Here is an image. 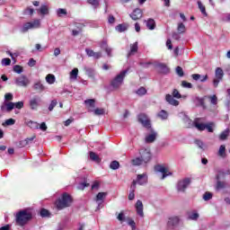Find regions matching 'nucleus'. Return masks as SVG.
<instances>
[{
	"mask_svg": "<svg viewBox=\"0 0 230 230\" xmlns=\"http://www.w3.org/2000/svg\"><path fill=\"white\" fill-rule=\"evenodd\" d=\"M58 17H64V15H67V10L59 8L57 10Z\"/></svg>",
	"mask_w": 230,
	"mask_h": 230,
	"instance_id": "nucleus-43",
	"label": "nucleus"
},
{
	"mask_svg": "<svg viewBox=\"0 0 230 230\" xmlns=\"http://www.w3.org/2000/svg\"><path fill=\"white\" fill-rule=\"evenodd\" d=\"M13 71H14V73L21 75V73H22V66L16 65L13 66Z\"/></svg>",
	"mask_w": 230,
	"mask_h": 230,
	"instance_id": "nucleus-53",
	"label": "nucleus"
},
{
	"mask_svg": "<svg viewBox=\"0 0 230 230\" xmlns=\"http://www.w3.org/2000/svg\"><path fill=\"white\" fill-rule=\"evenodd\" d=\"M183 121L187 124V127L190 128L191 127H195V124H193V121L190 119V118L186 115H183Z\"/></svg>",
	"mask_w": 230,
	"mask_h": 230,
	"instance_id": "nucleus-39",
	"label": "nucleus"
},
{
	"mask_svg": "<svg viewBox=\"0 0 230 230\" xmlns=\"http://www.w3.org/2000/svg\"><path fill=\"white\" fill-rule=\"evenodd\" d=\"M155 170L162 174V181L166 179V177L172 175V172H168V168L164 167V165H155Z\"/></svg>",
	"mask_w": 230,
	"mask_h": 230,
	"instance_id": "nucleus-11",
	"label": "nucleus"
},
{
	"mask_svg": "<svg viewBox=\"0 0 230 230\" xmlns=\"http://www.w3.org/2000/svg\"><path fill=\"white\" fill-rule=\"evenodd\" d=\"M27 127H30V128H32L34 130H37L39 128V123L33 120H27L26 122Z\"/></svg>",
	"mask_w": 230,
	"mask_h": 230,
	"instance_id": "nucleus-31",
	"label": "nucleus"
},
{
	"mask_svg": "<svg viewBox=\"0 0 230 230\" xmlns=\"http://www.w3.org/2000/svg\"><path fill=\"white\" fill-rule=\"evenodd\" d=\"M90 159L94 161V163H102V159H100V156L94 152H90Z\"/></svg>",
	"mask_w": 230,
	"mask_h": 230,
	"instance_id": "nucleus-37",
	"label": "nucleus"
},
{
	"mask_svg": "<svg viewBox=\"0 0 230 230\" xmlns=\"http://www.w3.org/2000/svg\"><path fill=\"white\" fill-rule=\"evenodd\" d=\"M128 70L121 71L119 75L115 76L111 82V85L113 89H119L121 85H123V80H125V76H127Z\"/></svg>",
	"mask_w": 230,
	"mask_h": 230,
	"instance_id": "nucleus-5",
	"label": "nucleus"
},
{
	"mask_svg": "<svg viewBox=\"0 0 230 230\" xmlns=\"http://www.w3.org/2000/svg\"><path fill=\"white\" fill-rule=\"evenodd\" d=\"M4 100H6L7 102H11V100H13V94H12L11 93H5Z\"/></svg>",
	"mask_w": 230,
	"mask_h": 230,
	"instance_id": "nucleus-61",
	"label": "nucleus"
},
{
	"mask_svg": "<svg viewBox=\"0 0 230 230\" xmlns=\"http://www.w3.org/2000/svg\"><path fill=\"white\" fill-rule=\"evenodd\" d=\"M135 208L138 217H141V218H143V217H145V213L143 212V202L139 199L137 200Z\"/></svg>",
	"mask_w": 230,
	"mask_h": 230,
	"instance_id": "nucleus-18",
	"label": "nucleus"
},
{
	"mask_svg": "<svg viewBox=\"0 0 230 230\" xmlns=\"http://www.w3.org/2000/svg\"><path fill=\"white\" fill-rule=\"evenodd\" d=\"M14 82L18 87H28L30 85V79L24 75L16 77Z\"/></svg>",
	"mask_w": 230,
	"mask_h": 230,
	"instance_id": "nucleus-8",
	"label": "nucleus"
},
{
	"mask_svg": "<svg viewBox=\"0 0 230 230\" xmlns=\"http://www.w3.org/2000/svg\"><path fill=\"white\" fill-rule=\"evenodd\" d=\"M130 17L133 21H137L138 19H141V17H143V11H141V9L139 8H137L130 14Z\"/></svg>",
	"mask_w": 230,
	"mask_h": 230,
	"instance_id": "nucleus-20",
	"label": "nucleus"
},
{
	"mask_svg": "<svg viewBox=\"0 0 230 230\" xmlns=\"http://www.w3.org/2000/svg\"><path fill=\"white\" fill-rule=\"evenodd\" d=\"M78 78V68H74L70 72V80H76Z\"/></svg>",
	"mask_w": 230,
	"mask_h": 230,
	"instance_id": "nucleus-40",
	"label": "nucleus"
},
{
	"mask_svg": "<svg viewBox=\"0 0 230 230\" xmlns=\"http://www.w3.org/2000/svg\"><path fill=\"white\" fill-rule=\"evenodd\" d=\"M110 168L111 170H118L119 168V162L118 161H112L110 164Z\"/></svg>",
	"mask_w": 230,
	"mask_h": 230,
	"instance_id": "nucleus-45",
	"label": "nucleus"
},
{
	"mask_svg": "<svg viewBox=\"0 0 230 230\" xmlns=\"http://www.w3.org/2000/svg\"><path fill=\"white\" fill-rule=\"evenodd\" d=\"M15 109H22L24 107V102H18L14 103Z\"/></svg>",
	"mask_w": 230,
	"mask_h": 230,
	"instance_id": "nucleus-62",
	"label": "nucleus"
},
{
	"mask_svg": "<svg viewBox=\"0 0 230 230\" xmlns=\"http://www.w3.org/2000/svg\"><path fill=\"white\" fill-rule=\"evenodd\" d=\"M12 64V60L8 58H3L2 59V66H10Z\"/></svg>",
	"mask_w": 230,
	"mask_h": 230,
	"instance_id": "nucleus-51",
	"label": "nucleus"
},
{
	"mask_svg": "<svg viewBox=\"0 0 230 230\" xmlns=\"http://www.w3.org/2000/svg\"><path fill=\"white\" fill-rule=\"evenodd\" d=\"M193 125H194L195 128H197L200 132L204 131L205 129H207L208 132H214V129H213V128H215L214 122H208L207 124H204L202 122V119L197 118L194 119Z\"/></svg>",
	"mask_w": 230,
	"mask_h": 230,
	"instance_id": "nucleus-3",
	"label": "nucleus"
},
{
	"mask_svg": "<svg viewBox=\"0 0 230 230\" xmlns=\"http://www.w3.org/2000/svg\"><path fill=\"white\" fill-rule=\"evenodd\" d=\"M137 184H139V186H144V184H146L148 182V175L146 173L138 174L137 176Z\"/></svg>",
	"mask_w": 230,
	"mask_h": 230,
	"instance_id": "nucleus-14",
	"label": "nucleus"
},
{
	"mask_svg": "<svg viewBox=\"0 0 230 230\" xmlns=\"http://www.w3.org/2000/svg\"><path fill=\"white\" fill-rule=\"evenodd\" d=\"M5 125H7L8 127L12 126V125H15V119H8L5 120Z\"/></svg>",
	"mask_w": 230,
	"mask_h": 230,
	"instance_id": "nucleus-59",
	"label": "nucleus"
},
{
	"mask_svg": "<svg viewBox=\"0 0 230 230\" xmlns=\"http://www.w3.org/2000/svg\"><path fill=\"white\" fill-rule=\"evenodd\" d=\"M85 51H86V54H87L88 57H93L94 52H93V49H86Z\"/></svg>",
	"mask_w": 230,
	"mask_h": 230,
	"instance_id": "nucleus-63",
	"label": "nucleus"
},
{
	"mask_svg": "<svg viewBox=\"0 0 230 230\" xmlns=\"http://www.w3.org/2000/svg\"><path fill=\"white\" fill-rule=\"evenodd\" d=\"M223 21L230 22V13L224 14Z\"/></svg>",
	"mask_w": 230,
	"mask_h": 230,
	"instance_id": "nucleus-64",
	"label": "nucleus"
},
{
	"mask_svg": "<svg viewBox=\"0 0 230 230\" xmlns=\"http://www.w3.org/2000/svg\"><path fill=\"white\" fill-rule=\"evenodd\" d=\"M198 8L200 10L202 15L208 17V13L206 12V6L202 4L201 1H198Z\"/></svg>",
	"mask_w": 230,
	"mask_h": 230,
	"instance_id": "nucleus-35",
	"label": "nucleus"
},
{
	"mask_svg": "<svg viewBox=\"0 0 230 230\" xmlns=\"http://www.w3.org/2000/svg\"><path fill=\"white\" fill-rule=\"evenodd\" d=\"M138 121L145 127V128H147L149 132H151L149 135L146 136L145 142L146 143H154L155 139L157 138V132L152 128V124L150 123V119H148V116L145 113H141L138 115Z\"/></svg>",
	"mask_w": 230,
	"mask_h": 230,
	"instance_id": "nucleus-1",
	"label": "nucleus"
},
{
	"mask_svg": "<svg viewBox=\"0 0 230 230\" xmlns=\"http://www.w3.org/2000/svg\"><path fill=\"white\" fill-rule=\"evenodd\" d=\"M136 94L138 96H145L146 94V88L145 87H140L136 91Z\"/></svg>",
	"mask_w": 230,
	"mask_h": 230,
	"instance_id": "nucleus-44",
	"label": "nucleus"
},
{
	"mask_svg": "<svg viewBox=\"0 0 230 230\" xmlns=\"http://www.w3.org/2000/svg\"><path fill=\"white\" fill-rule=\"evenodd\" d=\"M176 74L178 75V76H181V77L184 76V70H182V67L177 66Z\"/></svg>",
	"mask_w": 230,
	"mask_h": 230,
	"instance_id": "nucleus-54",
	"label": "nucleus"
},
{
	"mask_svg": "<svg viewBox=\"0 0 230 230\" xmlns=\"http://www.w3.org/2000/svg\"><path fill=\"white\" fill-rule=\"evenodd\" d=\"M199 217L200 215L197 210L187 212V220H192L193 222H197V220H199Z\"/></svg>",
	"mask_w": 230,
	"mask_h": 230,
	"instance_id": "nucleus-15",
	"label": "nucleus"
},
{
	"mask_svg": "<svg viewBox=\"0 0 230 230\" xmlns=\"http://www.w3.org/2000/svg\"><path fill=\"white\" fill-rule=\"evenodd\" d=\"M15 109V102H7L1 106V111L3 112H12Z\"/></svg>",
	"mask_w": 230,
	"mask_h": 230,
	"instance_id": "nucleus-19",
	"label": "nucleus"
},
{
	"mask_svg": "<svg viewBox=\"0 0 230 230\" xmlns=\"http://www.w3.org/2000/svg\"><path fill=\"white\" fill-rule=\"evenodd\" d=\"M179 222H181V217L178 216H173L169 217L167 226L168 227H175V226H179Z\"/></svg>",
	"mask_w": 230,
	"mask_h": 230,
	"instance_id": "nucleus-13",
	"label": "nucleus"
},
{
	"mask_svg": "<svg viewBox=\"0 0 230 230\" xmlns=\"http://www.w3.org/2000/svg\"><path fill=\"white\" fill-rule=\"evenodd\" d=\"M190 184H191V178H185L183 180H181L180 181H178L177 184L178 191H186V189L188 188V186H190Z\"/></svg>",
	"mask_w": 230,
	"mask_h": 230,
	"instance_id": "nucleus-9",
	"label": "nucleus"
},
{
	"mask_svg": "<svg viewBox=\"0 0 230 230\" xmlns=\"http://www.w3.org/2000/svg\"><path fill=\"white\" fill-rule=\"evenodd\" d=\"M87 186H89V183L81 182V183H79V185L77 186V190H85V188H87Z\"/></svg>",
	"mask_w": 230,
	"mask_h": 230,
	"instance_id": "nucleus-56",
	"label": "nucleus"
},
{
	"mask_svg": "<svg viewBox=\"0 0 230 230\" xmlns=\"http://www.w3.org/2000/svg\"><path fill=\"white\" fill-rule=\"evenodd\" d=\"M128 28H130V25L127 22H124L117 25L115 30H128Z\"/></svg>",
	"mask_w": 230,
	"mask_h": 230,
	"instance_id": "nucleus-41",
	"label": "nucleus"
},
{
	"mask_svg": "<svg viewBox=\"0 0 230 230\" xmlns=\"http://www.w3.org/2000/svg\"><path fill=\"white\" fill-rule=\"evenodd\" d=\"M40 217H49V211H48V209L42 208L40 210Z\"/></svg>",
	"mask_w": 230,
	"mask_h": 230,
	"instance_id": "nucleus-60",
	"label": "nucleus"
},
{
	"mask_svg": "<svg viewBox=\"0 0 230 230\" xmlns=\"http://www.w3.org/2000/svg\"><path fill=\"white\" fill-rule=\"evenodd\" d=\"M131 163L134 166H141V164H145V162L141 159V156L134 158Z\"/></svg>",
	"mask_w": 230,
	"mask_h": 230,
	"instance_id": "nucleus-34",
	"label": "nucleus"
},
{
	"mask_svg": "<svg viewBox=\"0 0 230 230\" xmlns=\"http://www.w3.org/2000/svg\"><path fill=\"white\" fill-rule=\"evenodd\" d=\"M146 24L148 30H155V21L154 19H148L146 21Z\"/></svg>",
	"mask_w": 230,
	"mask_h": 230,
	"instance_id": "nucleus-33",
	"label": "nucleus"
},
{
	"mask_svg": "<svg viewBox=\"0 0 230 230\" xmlns=\"http://www.w3.org/2000/svg\"><path fill=\"white\" fill-rule=\"evenodd\" d=\"M128 217L125 216L124 211H120L117 216V220H119L120 224H123V222H128Z\"/></svg>",
	"mask_w": 230,
	"mask_h": 230,
	"instance_id": "nucleus-27",
	"label": "nucleus"
},
{
	"mask_svg": "<svg viewBox=\"0 0 230 230\" xmlns=\"http://www.w3.org/2000/svg\"><path fill=\"white\" fill-rule=\"evenodd\" d=\"M195 143H196L197 146H199V148H200L201 150H204V142L197 139V140H195Z\"/></svg>",
	"mask_w": 230,
	"mask_h": 230,
	"instance_id": "nucleus-57",
	"label": "nucleus"
},
{
	"mask_svg": "<svg viewBox=\"0 0 230 230\" xmlns=\"http://www.w3.org/2000/svg\"><path fill=\"white\" fill-rule=\"evenodd\" d=\"M101 48L102 49H104L105 52L107 53L108 57H112V49L109 48V46L107 45V41L106 40H102L101 43Z\"/></svg>",
	"mask_w": 230,
	"mask_h": 230,
	"instance_id": "nucleus-23",
	"label": "nucleus"
},
{
	"mask_svg": "<svg viewBox=\"0 0 230 230\" xmlns=\"http://www.w3.org/2000/svg\"><path fill=\"white\" fill-rule=\"evenodd\" d=\"M38 12H40L41 15H48V13H49V7H48L46 4H42Z\"/></svg>",
	"mask_w": 230,
	"mask_h": 230,
	"instance_id": "nucleus-32",
	"label": "nucleus"
},
{
	"mask_svg": "<svg viewBox=\"0 0 230 230\" xmlns=\"http://www.w3.org/2000/svg\"><path fill=\"white\" fill-rule=\"evenodd\" d=\"M74 26L77 30H83V28H87V23L85 22H74Z\"/></svg>",
	"mask_w": 230,
	"mask_h": 230,
	"instance_id": "nucleus-36",
	"label": "nucleus"
},
{
	"mask_svg": "<svg viewBox=\"0 0 230 230\" xmlns=\"http://www.w3.org/2000/svg\"><path fill=\"white\" fill-rule=\"evenodd\" d=\"M72 202L73 199H71V196L67 193H63L61 199L56 201V206L58 209H64L66 208H69Z\"/></svg>",
	"mask_w": 230,
	"mask_h": 230,
	"instance_id": "nucleus-4",
	"label": "nucleus"
},
{
	"mask_svg": "<svg viewBox=\"0 0 230 230\" xmlns=\"http://www.w3.org/2000/svg\"><path fill=\"white\" fill-rule=\"evenodd\" d=\"M229 136V128L225 129L220 135H219V139L221 141H226Z\"/></svg>",
	"mask_w": 230,
	"mask_h": 230,
	"instance_id": "nucleus-38",
	"label": "nucleus"
},
{
	"mask_svg": "<svg viewBox=\"0 0 230 230\" xmlns=\"http://www.w3.org/2000/svg\"><path fill=\"white\" fill-rule=\"evenodd\" d=\"M217 155L219 157H221V159H226V157H227V153L226 152V146L225 145H221L219 146V149L217 151Z\"/></svg>",
	"mask_w": 230,
	"mask_h": 230,
	"instance_id": "nucleus-24",
	"label": "nucleus"
},
{
	"mask_svg": "<svg viewBox=\"0 0 230 230\" xmlns=\"http://www.w3.org/2000/svg\"><path fill=\"white\" fill-rule=\"evenodd\" d=\"M107 197L106 192H99L95 198L96 202H99L98 207L100 208L101 204H103V199Z\"/></svg>",
	"mask_w": 230,
	"mask_h": 230,
	"instance_id": "nucleus-25",
	"label": "nucleus"
},
{
	"mask_svg": "<svg viewBox=\"0 0 230 230\" xmlns=\"http://www.w3.org/2000/svg\"><path fill=\"white\" fill-rule=\"evenodd\" d=\"M217 181L216 184V190L217 191H220V190H225V188L227 186V183L226 181H220V176H217Z\"/></svg>",
	"mask_w": 230,
	"mask_h": 230,
	"instance_id": "nucleus-22",
	"label": "nucleus"
},
{
	"mask_svg": "<svg viewBox=\"0 0 230 230\" xmlns=\"http://www.w3.org/2000/svg\"><path fill=\"white\" fill-rule=\"evenodd\" d=\"M165 102L172 107H179V101L175 100V97H172V94L168 93L165 95Z\"/></svg>",
	"mask_w": 230,
	"mask_h": 230,
	"instance_id": "nucleus-17",
	"label": "nucleus"
},
{
	"mask_svg": "<svg viewBox=\"0 0 230 230\" xmlns=\"http://www.w3.org/2000/svg\"><path fill=\"white\" fill-rule=\"evenodd\" d=\"M88 4H91L93 6V8H98L100 6V1L98 0H87Z\"/></svg>",
	"mask_w": 230,
	"mask_h": 230,
	"instance_id": "nucleus-46",
	"label": "nucleus"
},
{
	"mask_svg": "<svg viewBox=\"0 0 230 230\" xmlns=\"http://www.w3.org/2000/svg\"><path fill=\"white\" fill-rule=\"evenodd\" d=\"M45 80L47 84H49V85H53V84H55V82L57 81V78L55 77V75L49 74L47 75Z\"/></svg>",
	"mask_w": 230,
	"mask_h": 230,
	"instance_id": "nucleus-30",
	"label": "nucleus"
},
{
	"mask_svg": "<svg viewBox=\"0 0 230 230\" xmlns=\"http://www.w3.org/2000/svg\"><path fill=\"white\" fill-rule=\"evenodd\" d=\"M173 98H177L178 100H181V98L182 97L181 95V93H179V90L177 89H173L172 91V95Z\"/></svg>",
	"mask_w": 230,
	"mask_h": 230,
	"instance_id": "nucleus-49",
	"label": "nucleus"
},
{
	"mask_svg": "<svg viewBox=\"0 0 230 230\" xmlns=\"http://www.w3.org/2000/svg\"><path fill=\"white\" fill-rule=\"evenodd\" d=\"M216 78L213 80L214 87H218V84L224 79V70L222 67H217L215 71Z\"/></svg>",
	"mask_w": 230,
	"mask_h": 230,
	"instance_id": "nucleus-7",
	"label": "nucleus"
},
{
	"mask_svg": "<svg viewBox=\"0 0 230 230\" xmlns=\"http://www.w3.org/2000/svg\"><path fill=\"white\" fill-rule=\"evenodd\" d=\"M127 222H128V225L130 226L132 230H136V222L134 221V219L128 217Z\"/></svg>",
	"mask_w": 230,
	"mask_h": 230,
	"instance_id": "nucleus-48",
	"label": "nucleus"
},
{
	"mask_svg": "<svg viewBox=\"0 0 230 230\" xmlns=\"http://www.w3.org/2000/svg\"><path fill=\"white\" fill-rule=\"evenodd\" d=\"M58 104V102L57 100H52L49 106V111L51 112L55 107Z\"/></svg>",
	"mask_w": 230,
	"mask_h": 230,
	"instance_id": "nucleus-47",
	"label": "nucleus"
},
{
	"mask_svg": "<svg viewBox=\"0 0 230 230\" xmlns=\"http://www.w3.org/2000/svg\"><path fill=\"white\" fill-rule=\"evenodd\" d=\"M156 67L158 69V72L161 73L162 75H168V73H170V68L164 63L157 64Z\"/></svg>",
	"mask_w": 230,
	"mask_h": 230,
	"instance_id": "nucleus-16",
	"label": "nucleus"
},
{
	"mask_svg": "<svg viewBox=\"0 0 230 230\" xmlns=\"http://www.w3.org/2000/svg\"><path fill=\"white\" fill-rule=\"evenodd\" d=\"M137 41L130 45V50L128 53V57H132V55H135V53H137Z\"/></svg>",
	"mask_w": 230,
	"mask_h": 230,
	"instance_id": "nucleus-28",
	"label": "nucleus"
},
{
	"mask_svg": "<svg viewBox=\"0 0 230 230\" xmlns=\"http://www.w3.org/2000/svg\"><path fill=\"white\" fill-rule=\"evenodd\" d=\"M181 85H182V87H185L186 89H191V87H193V84H191V83H188L186 81H182Z\"/></svg>",
	"mask_w": 230,
	"mask_h": 230,
	"instance_id": "nucleus-55",
	"label": "nucleus"
},
{
	"mask_svg": "<svg viewBox=\"0 0 230 230\" xmlns=\"http://www.w3.org/2000/svg\"><path fill=\"white\" fill-rule=\"evenodd\" d=\"M108 22H109V24H114L116 22V18H114V15H112V14L109 15Z\"/></svg>",
	"mask_w": 230,
	"mask_h": 230,
	"instance_id": "nucleus-58",
	"label": "nucleus"
},
{
	"mask_svg": "<svg viewBox=\"0 0 230 230\" xmlns=\"http://www.w3.org/2000/svg\"><path fill=\"white\" fill-rule=\"evenodd\" d=\"M29 107L31 111H37L40 107V97L35 95L29 101Z\"/></svg>",
	"mask_w": 230,
	"mask_h": 230,
	"instance_id": "nucleus-10",
	"label": "nucleus"
},
{
	"mask_svg": "<svg viewBox=\"0 0 230 230\" xmlns=\"http://www.w3.org/2000/svg\"><path fill=\"white\" fill-rule=\"evenodd\" d=\"M89 112H93L94 116H103L105 114V109L103 108H96L94 109H89Z\"/></svg>",
	"mask_w": 230,
	"mask_h": 230,
	"instance_id": "nucleus-26",
	"label": "nucleus"
},
{
	"mask_svg": "<svg viewBox=\"0 0 230 230\" xmlns=\"http://www.w3.org/2000/svg\"><path fill=\"white\" fill-rule=\"evenodd\" d=\"M139 155L140 159L143 160L145 164H146V163H150L152 159V153L150 152L149 148H141L139 150Z\"/></svg>",
	"mask_w": 230,
	"mask_h": 230,
	"instance_id": "nucleus-6",
	"label": "nucleus"
},
{
	"mask_svg": "<svg viewBox=\"0 0 230 230\" xmlns=\"http://www.w3.org/2000/svg\"><path fill=\"white\" fill-rule=\"evenodd\" d=\"M158 118L161 119H168V112L164 110H162L158 114Z\"/></svg>",
	"mask_w": 230,
	"mask_h": 230,
	"instance_id": "nucleus-42",
	"label": "nucleus"
},
{
	"mask_svg": "<svg viewBox=\"0 0 230 230\" xmlns=\"http://www.w3.org/2000/svg\"><path fill=\"white\" fill-rule=\"evenodd\" d=\"M210 99V103L212 105H217V103H218V98L217 97V95H212L209 97Z\"/></svg>",
	"mask_w": 230,
	"mask_h": 230,
	"instance_id": "nucleus-50",
	"label": "nucleus"
},
{
	"mask_svg": "<svg viewBox=\"0 0 230 230\" xmlns=\"http://www.w3.org/2000/svg\"><path fill=\"white\" fill-rule=\"evenodd\" d=\"M40 26V21L35 20L34 22H29L23 25V30H31L32 28L37 29Z\"/></svg>",
	"mask_w": 230,
	"mask_h": 230,
	"instance_id": "nucleus-12",
	"label": "nucleus"
},
{
	"mask_svg": "<svg viewBox=\"0 0 230 230\" xmlns=\"http://www.w3.org/2000/svg\"><path fill=\"white\" fill-rule=\"evenodd\" d=\"M211 199H213V194L211 192H206L203 195V199H205L206 201L211 200Z\"/></svg>",
	"mask_w": 230,
	"mask_h": 230,
	"instance_id": "nucleus-52",
	"label": "nucleus"
},
{
	"mask_svg": "<svg viewBox=\"0 0 230 230\" xmlns=\"http://www.w3.org/2000/svg\"><path fill=\"white\" fill-rule=\"evenodd\" d=\"M32 88L38 93H43V91H46V86L40 81L35 82Z\"/></svg>",
	"mask_w": 230,
	"mask_h": 230,
	"instance_id": "nucleus-21",
	"label": "nucleus"
},
{
	"mask_svg": "<svg viewBox=\"0 0 230 230\" xmlns=\"http://www.w3.org/2000/svg\"><path fill=\"white\" fill-rule=\"evenodd\" d=\"M31 212L28 209L20 210L15 216L16 224L21 226H26L31 220Z\"/></svg>",
	"mask_w": 230,
	"mask_h": 230,
	"instance_id": "nucleus-2",
	"label": "nucleus"
},
{
	"mask_svg": "<svg viewBox=\"0 0 230 230\" xmlns=\"http://www.w3.org/2000/svg\"><path fill=\"white\" fill-rule=\"evenodd\" d=\"M84 103L88 109V112L89 109H94V107H96V102L93 99L85 100Z\"/></svg>",
	"mask_w": 230,
	"mask_h": 230,
	"instance_id": "nucleus-29",
	"label": "nucleus"
}]
</instances>
